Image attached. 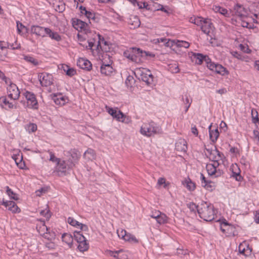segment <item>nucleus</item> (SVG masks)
I'll return each instance as SVG.
<instances>
[{
	"label": "nucleus",
	"mask_w": 259,
	"mask_h": 259,
	"mask_svg": "<svg viewBox=\"0 0 259 259\" xmlns=\"http://www.w3.org/2000/svg\"><path fill=\"white\" fill-rule=\"evenodd\" d=\"M198 213L199 217L205 221H211L214 218V207L207 202H202L198 204Z\"/></svg>",
	"instance_id": "f257e3e1"
},
{
	"label": "nucleus",
	"mask_w": 259,
	"mask_h": 259,
	"mask_svg": "<svg viewBox=\"0 0 259 259\" xmlns=\"http://www.w3.org/2000/svg\"><path fill=\"white\" fill-rule=\"evenodd\" d=\"M140 132L143 135L149 137L153 136L155 134H161L162 130L161 127L155 123L151 122L142 125Z\"/></svg>",
	"instance_id": "f03ea898"
},
{
	"label": "nucleus",
	"mask_w": 259,
	"mask_h": 259,
	"mask_svg": "<svg viewBox=\"0 0 259 259\" xmlns=\"http://www.w3.org/2000/svg\"><path fill=\"white\" fill-rule=\"evenodd\" d=\"M143 54L147 55V53L145 51H143L139 48H131L124 52L123 55L128 59L134 62H137L138 58L140 56H143Z\"/></svg>",
	"instance_id": "7ed1b4c3"
},
{
	"label": "nucleus",
	"mask_w": 259,
	"mask_h": 259,
	"mask_svg": "<svg viewBox=\"0 0 259 259\" xmlns=\"http://www.w3.org/2000/svg\"><path fill=\"white\" fill-rule=\"evenodd\" d=\"M64 155L68 158L67 161L69 162V166L73 167L75 166L81 156L80 153L76 149H71Z\"/></svg>",
	"instance_id": "20e7f679"
},
{
	"label": "nucleus",
	"mask_w": 259,
	"mask_h": 259,
	"mask_svg": "<svg viewBox=\"0 0 259 259\" xmlns=\"http://www.w3.org/2000/svg\"><path fill=\"white\" fill-rule=\"evenodd\" d=\"M8 83H10L7 87L8 96L13 100H17L19 96L20 92L17 85L11 82L10 80H8Z\"/></svg>",
	"instance_id": "39448f33"
},
{
	"label": "nucleus",
	"mask_w": 259,
	"mask_h": 259,
	"mask_svg": "<svg viewBox=\"0 0 259 259\" xmlns=\"http://www.w3.org/2000/svg\"><path fill=\"white\" fill-rule=\"evenodd\" d=\"M219 165V162L214 161L212 163H209L206 164V168L209 175L214 176V177H218L221 176L223 172L220 169H217Z\"/></svg>",
	"instance_id": "423d86ee"
},
{
	"label": "nucleus",
	"mask_w": 259,
	"mask_h": 259,
	"mask_svg": "<svg viewBox=\"0 0 259 259\" xmlns=\"http://www.w3.org/2000/svg\"><path fill=\"white\" fill-rule=\"evenodd\" d=\"M24 95L27 100V106L29 108H37V101L35 95L29 92H26Z\"/></svg>",
	"instance_id": "0eeeda50"
},
{
	"label": "nucleus",
	"mask_w": 259,
	"mask_h": 259,
	"mask_svg": "<svg viewBox=\"0 0 259 259\" xmlns=\"http://www.w3.org/2000/svg\"><path fill=\"white\" fill-rule=\"evenodd\" d=\"M38 79L42 86L48 87L53 83V77L51 74L40 73L38 74Z\"/></svg>",
	"instance_id": "6e6552de"
},
{
	"label": "nucleus",
	"mask_w": 259,
	"mask_h": 259,
	"mask_svg": "<svg viewBox=\"0 0 259 259\" xmlns=\"http://www.w3.org/2000/svg\"><path fill=\"white\" fill-rule=\"evenodd\" d=\"M69 162L66 161L64 159H60L55 167L56 171L58 172H61V174H65L67 170L72 169L73 167L69 166Z\"/></svg>",
	"instance_id": "1a4fd4ad"
},
{
	"label": "nucleus",
	"mask_w": 259,
	"mask_h": 259,
	"mask_svg": "<svg viewBox=\"0 0 259 259\" xmlns=\"http://www.w3.org/2000/svg\"><path fill=\"white\" fill-rule=\"evenodd\" d=\"M221 230L223 233H226L227 236L235 235V227L227 222H223L221 224Z\"/></svg>",
	"instance_id": "9d476101"
},
{
	"label": "nucleus",
	"mask_w": 259,
	"mask_h": 259,
	"mask_svg": "<svg viewBox=\"0 0 259 259\" xmlns=\"http://www.w3.org/2000/svg\"><path fill=\"white\" fill-rule=\"evenodd\" d=\"M234 15L238 16L241 19H244L246 17L247 12V10L240 4H236L234 7Z\"/></svg>",
	"instance_id": "9b49d317"
},
{
	"label": "nucleus",
	"mask_w": 259,
	"mask_h": 259,
	"mask_svg": "<svg viewBox=\"0 0 259 259\" xmlns=\"http://www.w3.org/2000/svg\"><path fill=\"white\" fill-rule=\"evenodd\" d=\"M117 233L119 237L122 238L125 241L138 242V240L135 238V237L130 234L127 233L125 230H117Z\"/></svg>",
	"instance_id": "f8f14e48"
},
{
	"label": "nucleus",
	"mask_w": 259,
	"mask_h": 259,
	"mask_svg": "<svg viewBox=\"0 0 259 259\" xmlns=\"http://www.w3.org/2000/svg\"><path fill=\"white\" fill-rule=\"evenodd\" d=\"M73 26L77 30L87 32L89 30L88 24L79 19H76L73 21Z\"/></svg>",
	"instance_id": "ddd939ff"
},
{
	"label": "nucleus",
	"mask_w": 259,
	"mask_h": 259,
	"mask_svg": "<svg viewBox=\"0 0 259 259\" xmlns=\"http://www.w3.org/2000/svg\"><path fill=\"white\" fill-rule=\"evenodd\" d=\"M200 27L201 30L208 35L210 31L212 30L213 26L210 19H205Z\"/></svg>",
	"instance_id": "4468645a"
},
{
	"label": "nucleus",
	"mask_w": 259,
	"mask_h": 259,
	"mask_svg": "<svg viewBox=\"0 0 259 259\" xmlns=\"http://www.w3.org/2000/svg\"><path fill=\"white\" fill-rule=\"evenodd\" d=\"M77 66L83 69L90 70L92 65L90 61L84 58H79L77 62Z\"/></svg>",
	"instance_id": "2eb2a0df"
},
{
	"label": "nucleus",
	"mask_w": 259,
	"mask_h": 259,
	"mask_svg": "<svg viewBox=\"0 0 259 259\" xmlns=\"http://www.w3.org/2000/svg\"><path fill=\"white\" fill-rule=\"evenodd\" d=\"M209 154V158L213 161V162L217 161L222 159V154L219 152L216 148L214 150L206 149Z\"/></svg>",
	"instance_id": "dca6fc26"
},
{
	"label": "nucleus",
	"mask_w": 259,
	"mask_h": 259,
	"mask_svg": "<svg viewBox=\"0 0 259 259\" xmlns=\"http://www.w3.org/2000/svg\"><path fill=\"white\" fill-rule=\"evenodd\" d=\"M3 204L6 207H9V210L13 213H17L20 211V209L18 207L15 202L13 201L3 200Z\"/></svg>",
	"instance_id": "f3484780"
},
{
	"label": "nucleus",
	"mask_w": 259,
	"mask_h": 259,
	"mask_svg": "<svg viewBox=\"0 0 259 259\" xmlns=\"http://www.w3.org/2000/svg\"><path fill=\"white\" fill-rule=\"evenodd\" d=\"M47 28L39 26H32L31 28V31L32 33L41 37L46 36V31Z\"/></svg>",
	"instance_id": "a211bd4d"
},
{
	"label": "nucleus",
	"mask_w": 259,
	"mask_h": 259,
	"mask_svg": "<svg viewBox=\"0 0 259 259\" xmlns=\"http://www.w3.org/2000/svg\"><path fill=\"white\" fill-rule=\"evenodd\" d=\"M175 147L178 151L186 152L187 150V142L184 139L178 140L176 143Z\"/></svg>",
	"instance_id": "6ab92c4d"
},
{
	"label": "nucleus",
	"mask_w": 259,
	"mask_h": 259,
	"mask_svg": "<svg viewBox=\"0 0 259 259\" xmlns=\"http://www.w3.org/2000/svg\"><path fill=\"white\" fill-rule=\"evenodd\" d=\"M0 105L6 108H8L9 109L16 108V105L13 104V102H10L8 101L6 97L3 96L0 98Z\"/></svg>",
	"instance_id": "aec40b11"
},
{
	"label": "nucleus",
	"mask_w": 259,
	"mask_h": 259,
	"mask_svg": "<svg viewBox=\"0 0 259 259\" xmlns=\"http://www.w3.org/2000/svg\"><path fill=\"white\" fill-rule=\"evenodd\" d=\"M141 75V79L147 84H150L153 81V76L149 70H147L146 72H143Z\"/></svg>",
	"instance_id": "412c9836"
},
{
	"label": "nucleus",
	"mask_w": 259,
	"mask_h": 259,
	"mask_svg": "<svg viewBox=\"0 0 259 259\" xmlns=\"http://www.w3.org/2000/svg\"><path fill=\"white\" fill-rule=\"evenodd\" d=\"M46 36L48 35L50 38L57 41L61 40V36L57 32H54L49 28H47L46 31Z\"/></svg>",
	"instance_id": "4be33fe9"
},
{
	"label": "nucleus",
	"mask_w": 259,
	"mask_h": 259,
	"mask_svg": "<svg viewBox=\"0 0 259 259\" xmlns=\"http://www.w3.org/2000/svg\"><path fill=\"white\" fill-rule=\"evenodd\" d=\"M101 73L105 75H110L113 71V68L109 64H103L100 68Z\"/></svg>",
	"instance_id": "5701e85b"
},
{
	"label": "nucleus",
	"mask_w": 259,
	"mask_h": 259,
	"mask_svg": "<svg viewBox=\"0 0 259 259\" xmlns=\"http://www.w3.org/2000/svg\"><path fill=\"white\" fill-rule=\"evenodd\" d=\"M110 256H113L117 259H128L127 255L124 253L121 250L113 251L111 250L108 251Z\"/></svg>",
	"instance_id": "b1692460"
},
{
	"label": "nucleus",
	"mask_w": 259,
	"mask_h": 259,
	"mask_svg": "<svg viewBox=\"0 0 259 259\" xmlns=\"http://www.w3.org/2000/svg\"><path fill=\"white\" fill-rule=\"evenodd\" d=\"M211 126H212L211 125H210L209 126V138H210V140L212 142H215L217 140V139L219 136V133L218 128H216L214 130H211Z\"/></svg>",
	"instance_id": "393cba45"
},
{
	"label": "nucleus",
	"mask_w": 259,
	"mask_h": 259,
	"mask_svg": "<svg viewBox=\"0 0 259 259\" xmlns=\"http://www.w3.org/2000/svg\"><path fill=\"white\" fill-rule=\"evenodd\" d=\"M83 157L89 160H93L96 158V153L93 149L89 148L84 153Z\"/></svg>",
	"instance_id": "a878e982"
},
{
	"label": "nucleus",
	"mask_w": 259,
	"mask_h": 259,
	"mask_svg": "<svg viewBox=\"0 0 259 259\" xmlns=\"http://www.w3.org/2000/svg\"><path fill=\"white\" fill-rule=\"evenodd\" d=\"M208 58L206 56H203L200 53L194 54L193 60L195 61V63L197 64H201L203 61L205 62L206 58Z\"/></svg>",
	"instance_id": "bb28decb"
},
{
	"label": "nucleus",
	"mask_w": 259,
	"mask_h": 259,
	"mask_svg": "<svg viewBox=\"0 0 259 259\" xmlns=\"http://www.w3.org/2000/svg\"><path fill=\"white\" fill-rule=\"evenodd\" d=\"M62 241L68 245L70 247H71L73 242V237L71 234L64 233L62 236Z\"/></svg>",
	"instance_id": "cd10ccee"
},
{
	"label": "nucleus",
	"mask_w": 259,
	"mask_h": 259,
	"mask_svg": "<svg viewBox=\"0 0 259 259\" xmlns=\"http://www.w3.org/2000/svg\"><path fill=\"white\" fill-rule=\"evenodd\" d=\"M182 100L185 105V112H186L191 104L192 100L187 93L183 96Z\"/></svg>",
	"instance_id": "c85d7f7f"
},
{
	"label": "nucleus",
	"mask_w": 259,
	"mask_h": 259,
	"mask_svg": "<svg viewBox=\"0 0 259 259\" xmlns=\"http://www.w3.org/2000/svg\"><path fill=\"white\" fill-rule=\"evenodd\" d=\"M214 71L222 75L229 74V72L226 68L219 64H217Z\"/></svg>",
	"instance_id": "c756f323"
},
{
	"label": "nucleus",
	"mask_w": 259,
	"mask_h": 259,
	"mask_svg": "<svg viewBox=\"0 0 259 259\" xmlns=\"http://www.w3.org/2000/svg\"><path fill=\"white\" fill-rule=\"evenodd\" d=\"M23 59L27 63L33 66H37L39 64L36 59L29 55H23Z\"/></svg>",
	"instance_id": "7c9ffc66"
},
{
	"label": "nucleus",
	"mask_w": 259,
	"mask_h": 259,
	"mask_svg": "<svg viewBox=\"0 0 259 259\" xmlns=\"http://www.w3.org/2000/svg\"><path fill=\"white\" fill-rule=\"evenodd\" d=\"M53 100L56 104L60 105H64L66 101V99L61 95H59L58 96L55 95Z\"/></svg>",
	"instance_id": "2f4dec72"
},
{
	"label": "nucleus",
	"mask_w": 259,
	"mask_h": 259,
	"mask_svg": "<svg viewBox=\"0 0 259 259\" xmlns=\"http://www.w3.org/2000/svg\"><path fill=\"white\" fill-rule=\"evenodd\" d=\"M213 10L216 12H219L226 17H230V13L228 12V10L225 8H222L220 6H215Z\"/></svg>",
	"instance_id": "473e14b6"
},
{
	"label": "nucleus",
	"mask_w": 259,
	"mask_h": 259,
	"mask_svg": "<svg viewBox=\"0 0 259 259\" xmlns=\"http://www.w3.org/2000/svg\"><path fill=\"white\" fill-rule=\"evenodd\" d=\"M74 239L78 243L81 242H84V241L86 240L85 237L80 233V232H74Z\"/></svg>",
	"instance_id": "72a5a7b5"
},
{
	"label": "nucleus",
	"mask_w": 259,
	"mask_h": 259,
	"mask_svg": "<svg viewBox=\"0 0 259 259\" xmlns=\"http://www.w3.org/2000/svg\"><path fill=\"white\" fill-rule=\"evenodd\" d=\"M106 108L108 113L117 120V117L119 116L118 112L119 110L118 109H114L112 108L108 107L107 106H106Z\"/></svg>",
	"instance_id": "f704fd0d"
},
{
	"label": "nucleus",
	"mask_w": 259,
	"mask_h": 259,
	"mask_svg": "<svg viewBox=\"0 0 259 259\" xmlns=\"http://www.w3.org/2000/svg\"><path fill=\"white\" fill-rule=\"evenodd\" d=\"M168 218L163 213H161V214L157 218L156 221L159 224H163L166 223L167 222Z\"/></svg>",
	"instance_id": "c9c22d12"
},
{
	"label": "nucleus",
	"mask_w": 259,
	"mask_h": 259,
	"mask_svg": "<svg viewBox=\"0 0 259 259\" xmlns=\"http://www.w3.org/2000/svg\"><path fill=\"white\" fill-rule=\"evenodd\" d=\"M252 121L253 123H256L259 122L258 115L257 111L254 109H251V112Z\"/></svg>",
	"instance_id": "e433bc0d"
},
{
	"label": "nucleus",
	"mask_w": 259,
	"mask_h": 259,
	"mask_svg": "<svg viewBox=\"0 0 259 259\" xmlns=\"http://www.w3.org/2000/svg\"><path fill=\"white\" fill-rule=\"evenodd\" d=\"M37 229L39 234L42 236H43L47 233V232L49 231V228L45 225V224H43L39 227H37Z\"/></svg>",
	"instance_id": "4c0bfd02"
},
{
	"label": "nucleus",
	"mask_w": 259,
	"mask_h": 259,
	"mask_svg": "<svg viewBox=\"0 0 259 259\" xmlns=\"http://www.w3.org/2000/svg\"><path fill=\"white\" fill-rule=\"evenodd\" d=\"M6 192L9 196L11 198L15 200H17L19 198L18 195L14 193V192L8 187H6Z\"/></svg>",
	"instance_id": "58836bf2"
},
{
	"label": "nucleus",
	"mask_w": 259,
	"mask_h": 259,
	"mask_svg": "<svg viewBox=\"0 0 259 259\" xmlns=\"http://www.w3.org/2000/svg\"><path fill=\"white\" fill-rule=\"evenodd\" d=\"M42 237L50 241L55 239L56 235L55 232L53 231H48Z\"/></svg>",
	"instance_id": "ea45409f"
},
{
	"label": "nucleus",
	"mask_w": 259,
	"mask_h": 259,
	"mask_svg": "<svg viewBox=\"0 0 259 259\" xmlns=\"http://www.w3.org/2000/svg\"><path fill=\"white\" fill-rule=\"evenodd\" d=\"M83 11H84V14L89 20H92L94 21H96L97 18L95 13L88 11L85 8H83Z\"/></svg>",
	"instance_id": "a19ab883"
},
{
	"label": "nucleus",
	"mask_w": 259,
	"mask_h": 259,
	"mask_svg": "<svg viewBox=\"0 0 259 259\" xmlns=\"http://www.w3.org/2000/svg\"><path fill=\"white\" fill-rule=\"evenodd\" d=\"M89 248V245L87 243V240L84 242L78 243V248L80 251L87 250Z\"/></svg>",
	"instance_id": "79ce46f5"
},
{
	"label": "nucleus",
	"mask_w": 259,
	"mask_h": 259,
	"mask_svg": "<svg viewBox=\"0 0 259 259\" xmlns=\"http://www.w3.org/2000/svg\"><path fill=\"white\" fill-rule=\"evenodd\" d=\"M176 45L178 47H183L186 49L188 48L190 46V44L189 42L183 40H177L176 43Z\"/></svg>",
	"instance_id": "37998d69"
},
{
	"label": "nucleus",
	"mask_w": 259,
	"mask_h": 259,
	"mask_svg": "<svg viewBox=\"0 0 259 259\" xmlns=\"http://www.w3.org/2000/svg\"><path fill=\"white\" fill-rule=\"evenodd\" d=\"M205 62L207 64V67H208V68L214 71L217 64L212 62L209 58L206 59Z\"/></svg>",
	"instance_id": "c03bdc74"
},
{
	"label": "nucleus",
	"mask_w": 259,
	"mask_h": 259,
	"mask_svg": "<svg viewBox=\"0 0 259 259\" xmlns=\"http://www.w3.org/2000/svg\"><path fill=\"white\" fill-rule=\"evenodd\" d=\"M26 129L29 133L34 132L37 130V125L34 123H29L27 125Z\"/></svg>",
	"instance_id": "a18cd8bd"
},
{
	"label": "nucleus",
	"mask_w": 259,
	"mask_h": 259,
	"mask_svg": "<svg viewBox=\"0 0 259 259\" xmlns=\"http://www.w3.org/2000/svg\"><path fill=\"white\" fill-rule=\"evenodd\" d=\"M68 223L71 225V226L74 227H78L79 225H81V223L78 222V221L74 220L73 218L71 217H69L67 220Z\"/></svg>",
	"instance_id": "49530a36"
},
{
	"label": "nucleus",
	"mask_w": 259,
	"mask_h": 259,
	"mask_svg": "<svg viewBox=\"0 0 259 259\" xmlns=\"http://www.w3.org/2000/svg\"><path fill=\"white\" fill-rule=\"evenodd\" d=\"M7 48L12 50L18 49L20 48V45L18 44L17 41L16 40L14 43L8 42Z\"/></svg>",
	"instance_id": "de8ad7c7"
},
{
	"label": "nucleus",
	"mask_w": 259,
	"mask_h": 259,
	"mask_svg": "<svg viewBox=\"0 0 259 259\" xmlns=\"http://www.w3.org/2000/svg\"><path fill=\"white\" fill-rule=\"evenodd\" d=\"M8 58L7 53L3 50V47H1L0 49V61H7Z\"/></svg>",
	"instance_id": "09e8293b"
},
{
	"label": "nucleus",
	"mask_w": 259,
	"mask_h": 259,
	"mask_svg": "<svg viewBox=\"0 0 259 259\" xmlns=\"http://www.w3.org/2000/svg\"><path fill=\"white\" fill-rule=\"evenodd\" d=\"M49 154H50V161H52V162H55L56 163V164L59 162L60 161V159L61 158H57L56 157L54 154L50 151H48Z\"/></svg>",
	"instance_id": "8fccbe9b"
},
{
	"label": "nucleus",
	"mask_w": 259,
	"mask_h": 259,
	"mask_svg": "<svg viewBox=\"0 0 259 259\" xmlns=\"http://www.w3.org/2000/svg\"><path fill=\"white\" fill-rule=\"evenodd\" d=\"M17 30L19 33H23L24 30H26V28L21 23L17 22Z\"/></svg>",
	"instance_id": "3c124183"
},
{
	"label": "nucleus",
	"mask_w": 259,
	"mask_h": 259,
	"mask_svg": "<svg viewBox=\"0 0 259 259\" xmlns=\"http://www.w3.org/2000/svg\"><path fill=\"white\" fill-rule=\"evenodd\" d=\"M231 177L235 178L237 181H240L242 179V177L240 175V172H234L232 171V174L231 176Z\"/></svg>",
	"instance_id": "603ef678"
},
{
	"label": "nucleus",
	"mask_w": 259,
	"mask_h": 259,
	"mask_svg": "<svg viewBox=\"0 0 259 259\" xmlns=\"http://www.w3.org/2000/svg\"><path fill=\"white\" fill-rule=\"evenodd\" d=\"M45 246L50 249H55L56 247V244L53 241L46 243Z\"/></svg>",
	"instance_id": "864d4df0"
},
{
	"label": "nucleus",
	"mask_w": 259,
	"mask_h": 259,
	"mask_svg": "<svg viewBox=\"0 0 259 259\" xmlns=\"http://www.w3.org/2000/svg\"><path fill=\"white\" fill-rule=\"evenodd\" d=\"M40 214L41 215L46 217L47 219H49L51 217V214L49 210L48 209L41 210L40 212Z\"/></svg>",
	"instance_id": "5fc2aeb1"
},
{
	"label": "nucleus",
	"mask_w": 259,
	"mask_h": 259,
	"mask_svg": "<svg viewBox=\"0 0 259 259\" xmlns=\"http://www.w3.org/2000/svg\"><path fill=\"white\" fill-rule=\"evenodd\" d=\"M169 68L172 73H178L179 72L178 66L176 64L171 65Z\"/></svg>",
	"instance_id": "6e6d98bb"
},
{
	"label": "nucleus",
	"mask_w": 259,
	"mask_h": 259,
	"mask_svg": "<svg viewBox=\"0 0 259 259\" xmlns=\"http://www.w3.org/2000/svg\"><path fill=\"white\" fill-rule=\"evenodd\" d=\"M204 20L205 19L202 17H196V20L195 21H194V24H196L197 26H200L201 27Z\"/></svg>",
	"instance_id": "4d7b16f0"
},
{
	"label": "nucleus",
	"mask_w": 259,
	"mask_h": 259,
	"mask_svg": "<svg viewBox=\"0 0 259 259\" xmlns=\"http://www.w3.org/2000/svg\"><path fill=\"white\" fill-rule=\"evenodd\" d=\"M48 191V188H41L37 190L35 193L37 196H40L42 193H45Z\"/></svg>",
	"instance_id": "13d9d810"
},
{
	"label": "nucleus",
	"mask_w": 259,
	"mask_h": 259,
	"mask_svg": "<svg viewBox=\"0 0 259 259\" xmlns=\"http://www.w3.org/2000/svg\"><path fill=\"white\" fill-rule=\"evenodd\" d=\"M187 205L191 211H195V210H197V211H198V205H196L194 203H190L189 204H188Z\"/></svg>",
	"instance_id": "bf43d9fd"
},
{
	"label": "nucleus",
	"mask_w": 259,
	"mask_h": 259,
	"mask_svg": "<svg viewBox=\"0 0 259 259\" xmlns=\"http://www.w3.org/2000/svg\"><path fill=\"white\" fill-rule=\"evenodd\" d=\"M76 74V70L72 68H69L66 70V74L69 76H72Z\"/></svg>",
	"instance_id": "052dcab7"
},
{
	"label": "nucleus",
	"mask_w": 259,
	"mask_h": 259,
	"mask_svg": "<svg viewBox=\"0 0 259 259\" xmlns=\"http://www.w3.org/2000/svg\"><path fill=\"white\" fill-rule=\"evenodd\" d=\"M186 187L190 191L194 190L195 188V184L191 181L187 182Z\"/></svg>",
	"instance_id": "680f3d73"
},
{
	"label": "nucleus",
	"mask_w": 259,
	"mask_h": 259,
	"mask_svg": "<svg viewBox=\"0 0 259 259\" xmlns=\"http://www.w3.org/2000/svg\"><path fill=\"white\" fill-rule=\"evenodd\" d=\"M241 20L242 21H241V25L242 27L247 28H252V25L250 23L243 20V19H241Z\"/></svg>",
	"instance_id": "e2e57ef3"
},
{
	"label": "nucleus",
	"mask_w": 259,
	"mask_h": 259,
	"mask_svg": "<svg viewBox=\"0 0 259 259\" xmlns=\"http://www.w3.org/2000/svg\"><path fill=\"white\" fill-rule=\"evenodd\" d=\"M157 184L159 186H161L162 185H164V187L166 188L167 186V185L166 184V181L165 179L163 178H160L158 180Z\"/></svg>",
	"instance_id": "0e129e2a"
},
{
	"label": "nucleus",
	"mask_w": 259,
	"mask_h": 259,
	"mask_svg": "<svg viewBox=\"0 0 259 259\" xmlns=\"http://www.w3.org/2000/svg\"><path fill=\"white\" fill-rule=\"evenodd\" d=\"M212 183L211 182L208 181L207 183L203 185V187H204L205 189L211 191L213 189V186L212 185Z\"/></svg>",
	"instance_id": "69168bd1"
},
{
	"label": "nucleus",
	"mask_w": 259,
	"mask_h": 259,
	"mask_svg": "<svg viewBox=\"0 0 259 259\" xmlns=\"http://www.w3.org/2000/svg\"><path fill=\"white\" fill-rule=\"evenodd\" d=\"M118 115L119 116L117 117V121L120 122H122V120H123L124 117L126 116L121 111H119Z\"/></svg>",
	"instance_id": "338daca9"
},
{
	"label": "nucleus",
	"mask_w": 259,
	"mask_h": 259,
	"mask_svg": "<svg viewBox=\"0 0 259 259\" xmlns=\"http://www.w3.org/2000/svg\"><path fill=\"white\" fill-rule=\"evenodd\" d=\"M161 212L159 211H155V212H153L152 213V214L150 215V217L156 220L159 215L161 214Z\"/></svg>",
	"instance_id": "774afa93"
}]
</instances>
